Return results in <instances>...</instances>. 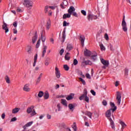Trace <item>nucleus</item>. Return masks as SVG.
<instances>
[{
	"instance_id": "13",
	"label": "nucleus",
	"mask_w": 131,
	"mask_h": 131,
	"mask_svg": "<svg viewBox=\"0 0 131 131\" xmlns=\"http://www.w3.org/2000/svg\"><path fill=\"white\" fill-rule=\"evenodd\" d=\"M91 54H92L90 50L86 49H85V51H84V55L85 56H88V57L90 56Z\"/></svg>"
},
{
	"instance_id": "33",
	"label": "nucleus",
	"mask_w": 131,
	"mask_h": 131,
	"mask_svg": "<svg viewBox=\"0 0 131 131\" xmlns=\"http://www.w3.org/2000/svg\"><path fill=\"white\" fill-rule=\"evenodd\" d=\"M97 54L95 53L94 55H92L91 58L93 61H95L97 59Z\"/></svg>"
},
{
	"instance_id": "38",
	"label": "nucleus",
	"mask_w": 131,
	"mask_h": 131,
	"mask_svg": "<svg viewBox=\"0 0 131 131\" xmlns=\"http://www.w3.org/2000/svg\"><path fill=\"white\" fill-rule=\"evenodd\" d=\"M85 115L89 116L90 118H92V114L90 112H86Z\"/></svg>"
},
{
	"instance_id": "1",
	"label": "nucleus",
	"mask_w": 131,
	"mask_h": 131,
	"mask_svg": "<svg viewBox=\"0 0 131 131\" xmlns=\"http://www.w3.org/2000/svg\"><path fill=\"white\" fill-rule=\"evenodd\" d=\"M110 105L111 107V108L106 111L105 112V117L106 118H107L109 120V121L110 122V126L111 128L114 130H116V128H115V125L114 121L112 120V119L111 118V115H112V111L113 113H114L117 109V107L115 106V104L113 102H110Z\"/></svg>"
},
{
	"instance_id": "3",
	"label": "nucleus",
	"mask_w": 131,
	"mask_h": 131,
	"mask_svg": "<svg viewBox=\"0 0 131 131\" xmlns=\"http://www.w3.org/2000/svg\"><path fill=\"white\" fill-rule=\"evenodd\" d=\"M122 30L124 32H127V27L126 26V22H125V17H123V20L122 21Z\"/></svg>"
},
{
	"instance_id": "6",
	"label": "nucleus",
	"mask_w": 131,
	"mask_h": 131,
	"mask_svg": "<svg viewBox=\"0 0 131 131\" xmlns=\"http://www.w3.org/2000/svg\"><path fill=\"white\" fill-rule=\"evenodd\" d=\"M87 94H88L87 90L86 89H84V90H83V94H82V95H81L79 97V100H82L83 99H85V98L87 96Z\"/></svg>"
},
{
	"instance_id": "15",
	"label": "nucleus",
	"mask_w": 131,
	"mask_h": 131,
	"mask_svg": "<svg viewBox=\"0 0 131 131\" xmlns=\"http://www.w3.org/2000/svg\"><path fill=\"white\" fill-rule=\"evenodd\" d=\"M33 123V121L28 122L26 125H25L23 126L24 129L25 130H26V128L31 126Z\"/></svg>"
},
{
	"instance_id": "54",
	"label": "nucleus",
	"mask_w": 131,
	"mask_h": 131,
	"mask_svg": "<svg viewBox=\"0 0 131 131\" xmlns=\"http://www.w3.org/2000/svg\"><path fill=\"white\" fill-rule=\"evenodd\" d=\"M73 128L74 129V131H76V125L75 124V123H74Z\"/></svg>"
},
{
	"instance_id": "30",
	"label": "nucleus",
	"mask_w": 131,
	"mask_h": 131,
	"mask_svg": "<svg viewBox=\"0 0 131 131\" xmlns=\"http://www.w3.org/2000/svg\"><path fill=\"white\" fill-rule=\"evenodd\" d=\"M41 40H42V41L43 42H45V41L46 40V37L45 35H43L42 33L41 34Z\"/></svg>"
},
{
	"instance_id": "63",
	"label": "nucleus",
	"mask_w": 131,
	"mask_h": 131,
	"mask_svg": "<svg viewBox=\"0 0 131 131\" xmlns=\"http://www.w3.org/2000/svg\"><path fill=\"white\" fill-rule=\"evenodd\" d=\"M60 7L62 9H65L66 8V6L63 5V4H61Z\"/></svg>"
},
{
	"instance_id": "37",
	"label": "nucleus",
	"mask_w": 131,
	"mask_h": 131,
	"mask_svg": "<svg viewBox=\"0 0 131 131\" xmlns=\"http://www.w3.org/2000/svg\"><path fill=\"white\" fill-rule=\"evenodd\" d=\"M69 25H70L69 23H67L66 21H63V27H67V26H69Z\"/></svg>"
},
{
	"instance_id": "16",
	"label": "nucleus",
	"mask_w": 131,
	"mask_h": 131,
	"mask_svg": "<svg viewBox=\"0 0 131 131\" xmlns=\"http://www.w3.org/2000/svg\"><path fill=\"white\" fill-rule=\"evenodd\" d=\"M50 9H54L55 7L53 6H46L45 9V13H47L48 11L50 10Z\"/></svg>"
},
{
	"instance_id": "21",
	"label": "nucleus",
	"mask_w": 131,
	"mask_h": 131,
	"mask_svg": "<svg viewBox=\"0 0 131 131\" xmlns=\"http://www.w3.org/2000/svg\"><path fill=\"white\" fill-rule=\"evenodd\" d=\"M69 109L72 111L73 112L74 110V108L75 107V106L73 105V104H69Z\"/></svg>"
},
{
	"instance_id": "9",
	"label": "nucleus",
	"mask_w": 131,
	"mask_h": 131,
	"mask_svg": "<svg viewBox=\"0 0 131 131\" xmlns=\"http://www.w3.org/2000/svg\"><path fill=\"white\" fill-rule=\"evenodd\" d=\"M100 61H101V63H102L103 65L106 66V67H107V66L110 65L109 61L105 60L103 58H100Z\"/></svg>"
},
{
	"instance_id": "4",
	"label": "nucleus",
	"mask_w": 131,
	"mask_h": 131,
	"mask_svg": "<svg viewBox=\"0 0 131 131\" xmlns=\"http://www.w3.org/2000/svg\"><path fill=\"white\" fill-rule=\"evenodd\" d=\"M2 29L5 31V33H7L9 32V28L8 27V25L5 22L4 20L3 21Z\"/></svg>"
},
{
	"instance_id": "61",
	"label": "nucleus",
	"mask_w": 131,
	"mask_h": 131,
	"mask_svg": "<svg viewBox=\"0 0 131 131\" xmlns=\"http://www.w3.org/2000/svg\"><path fill=\"white\" fill-rule=\"evenodd\" d=\"M36 114L35 111L34 110L31 114V116H34Z\"/></svg>"
},
{
	"instance_id": "19",
	"label": "nucleus",
	"mask_w": 131,
	"mask_h": 131,
	"mask_svg": "<svg viewBox=\"0 0 131 131\" xmlns=\"http://www.w3.org/2000/svg\"><path fill=\"white\" fill-rule=\"evenodd\" d=\"M27 52L29 54H31V53H32V48L31 46H27Z\"/></svg>"
},
{
	"instance_id": "60",
	"label": "nucleus",
	"mask_w": 131,
	"mask_h": 131,
	"mask_svg": "<svg viewBox=\"0 0 131 131\" xmlns=\"http://www.w3.org/2000/svg\"><path fill=\"white\" fill-rule=\"evenodd\" d=\"M49 13H48V16H52V12L51 10H49Z\"/></svg>"
},
{
	"instance_id": "57",
	"label": "nucleus",
	"mask_w": 131,
	"mask_h": 131,
	"mask_svg": "<svg viewBox=\"0 0 131 131\" xmlns=\"http://www.w3.org/2000/svg\"><path fill=\"white\" fill-rule=\"evenodd\" d=\"M91 93L92 94V95H93L94 96L96 95V92H95L94 90H91Z\"/></svg>"
},
{
	"instance_id": "52",
	"label": "nucleus",
	"mask_w": 131,
	"mask_h": 131,
	"mask_svg": "<svg viewBox=\"0 0 131 131\" xmlns=\"http://www.w3.org/2000/svg\"><path fill=\"white\" fill-rule=\"evenodd\" d=\"M13 26L17 28V21H15L13 23Z\"/></svg>"
},
{
	"instance_id": "53",
	"label": "nucleus",
	"mask_w": 131,
	"mask_h": 131,
	"mask_svg": "<svg viewBox=\"0 0 131 131\" xmlns=\"http://www.w3.org/2000/svg\"><path fill=\"white\" fill-rule=\"evenodd\" d=\"M86 77L88 79H90L91 78L90 75L89 73L86 74Z\"/></svg>"
},
{
	"instance_id": "11",
	"label": "nucleus",
	"mask_w": 131,
	"mask_h": 131,
	"mask_svg": "<svg viewBox=\"0 0 131 131\" xmlns=\"http://www.w3.org/2000/svg\"><path fill=\"white\" fill-rule=\"evenodd\" d=\"M23 90L25 92H29L30 91V89L29 88V84H25L23 88Z\"/></svg>"
},
{
	"instance_id": "55",
	"label": "nucleus",
	"mask_w": 131,
	"mask_h": 131,
	"mask_svg": "<svg viewBox=\"0 0 131 131\" xmlns=\"http://www.w3.org/2000/svg\"><path fill=\"white\" fill-rule=\"evenodd\" d=\"M40 40H38V41H37V44H36V47L37 48H38L39 47V45H40Z\"/></svg>"
},
{
	"instance_id": "62",
	"label": "nucleus",
	"mask_w": 131,
	"mask_h": 131,
	"mask_svg": "<svg viewBox=\"0 0 131 131\" xmlns=\"http://www.w3.org/2000/svg\"><path fill=\"white\" fill-rule=\"evenodd\" d=\"M13 33L14 34H17V29L15 28V29H13Z\"/></svg>"
},
{
	"instance_id": "50",
	"label": "nucleus",
	"mask_w": 131,
	"mask_h": 131,
	"mask_svg": "<svg viewBox=\"0 0 131 131\" xmlns=\"http://www.w3.org/2000/svg\"><path fill=\"white\" fill-rule=\"evenodd\" d=\"M102 104L104 106H106L107 104V101L106 100H103V101H102Z\"/></svg>"
},
{
	"instance_id": "31",
	"label": "nucleus",
	"mask_w": 131,
	"mask_h": 131,
	"mask_svg": "<svg viewBox=\"0 0 131 131\" xmlns=\"http://www.w3.org/2000/svg\"><path fill=\"white\" fill-rule=\"evenodd\" d=\"M120 124L122 126V129H124L125 128V127H126V124H125V123L123 121H121L120 122Z\"/></svg>"
},
{
	"instance_id": "27",
	"label": "nucleus",
	"mask_w": 131,
	"mask_h": 131,
	"mask_svg": "<svg viewBox=\"0 0 131 131\" xmlns=\"http://www.w3.org/2000/svg\"><path fill=\"white\" fill-rule=\"evenodd\" d=\"M124 75L126 78H127V76H128V69L125 68L124 69Z\"/></svg>"
},
{
	"instance_id": "35",
	"label": "nucleus",
	"mask_w": 131,
	"mask_h": 131,
	"mask_svg": "<svg viewBox=\"0 0 131 131\" xmlns=\"http://www.w3.org/2000/svg\"><path fill=\"white\" fill-rule=\"evenodd\" d=\"M63 68L66 71H69L70 68L67 64L63 65Z\"/></svg>"
},
{
	"instance_id": "36",
	"label": "nucleus",
	"mask_w": 131,
	"mask_h": 131,
	"mask_svg": "<svg viewBox=\"0 0 131 131\" xmlns=\"http://www.w3.org/2000/svg\"><path fill=\"white\" fill-rule=\"evenodd\" d=\"M43 91H39V93L38 94V97L41 98L43 96Z\"/></svg>"
},
{
	"instance_id": "14",
	"label": "nucleus",
	"mask_w": 131,
	"mask_h": 131,
	"mask_svg": "<svg viewBox=\"0 0 131 131\" xmlns=\"http://www.w3.org/2000/svg\"><path fill=\"white\" fill-rule=\"evenodd\" d=\"M74 93H70V95H68L67 97H66V99L68 101L74 99Z\"/></svg>"
},
{
	"instance_id": "64",
	"label": "nucleus",
	"mask_w": 131,
	"mask_h": 131,
	"mask_svg": "<svg viewBox=\"0 0 131 131\" xmlns=\"http://www.w3.org/2000/svg\"><path fill=\"white\" fill-rule=\"evenodd\" d=\"M47 118H48V119H51V116L49 114H48V115H47Z\"/></svg>"
},
{
	"instance_id": "12",
	"label": "nucleus",
	"mask_w": 131,
	"mask_h": 131,
	"mask_svg": "<svg viewBox=\"0 0 131 131\" xmlns=\"http://www.w3.org/2000/svg\"><path fill=\"white\" fill-rule=\"evenodd\" d=\"M66 29H64L63 32H62V39H61V41L62 43H63L65 41V39L66 38Z\"/></svg>"
},
{
	"instance_id": "18",
	"label": "nucleus",
	"mask_w": 131,
	"mask_h": 131,
	"mask_svg": "<svg viewBox=\"0 0 131 131\" xmlns=\"http://www.w3.org/2000/svg\"><path fill=\"white\" fill-rule=\"evenodd\" d=\"M71 58L70 56V53H67L64 56V59L66 60H70Z\"/></svg>"
},
{
	"instance_id": "22",
	"label": "nucleus",
	"mask_w": 131,
	"mask_h": 131,
	"mask_svg": "<svg viewBox=\"0 0 131 131\" xmlns=\"http://www.w3.org/2000/svg\"><path fill=\"white\" fill-rule=\"evenodd\" d=\"M46 28L47 30H49L51 28V21L50 20H49L47 23Z\"/></svg>"
},
{
	"instance_id": "44",
	"label": "nucleus",
	"mask_w": 131,
	"mask_h": 131,
	"mask_svg": "<svg viewBox=\"0 0 131 131\" xmlns=\"http://www.w3.org/2000/svg\"><path fill=\"white\" fill-rule=\"evenodd\" d=\"M73 64L75 66L77 65L78 64V61H77V60L76 59H74Z\"/></svg>"
},
{
	"instance_id": "20",
	"label": "nucleus",
	"mask_w": 131,
	"mask_h": 131,
	"mask_svg": "<svg viewBox=\"0 0 131 131\" xmlns=\"http://www.w3.org/2000/svg\"><path fill=\"white\" fill-rule=\"evenodd\" d=\"M47 49V47L46 46H44L43 48V51H42V57H45V54L46 53Z\"/></svg>"
},
{
	"instance_id": "39",
	"label": "nucleus",
	"mask_w": 131,
	"mask_h": 131,
	"mask_svg": "<svg viewBox=\"0 0 131 131\" xmlns=\"http://www.w3.org/2000/svg\"><path fill=\"white\" fill-rule=\"evenodd\" d=\"M79 80H80V81H81L82 82V83L85 85L86 84V82L85 81V80H84L82 78L79 77Z\"/></svg>"
},
{
	"instance_id": "2",
	"label": "nucleus",
	"mask_w": 131,
	"mask_h": 131,
	"mask_svg": "<svg viewBox=\"0 0 131 131\" xmlns=\"http://www.w3.org/2000/svg\"><path fill=\"white\" fill-rule=\"evenodd\" d=\"M68 13L64 14L63 17H77V13L75 12V8L73 6H71L68 10Z\"/></svg>"
},
{
	"instance_id": "34",
	"label": "nucleus",
	"mask_w": 131,
	"mask_h": 131,
	"mask_svg": "<svg viewBox=\"0 0 131 131\" xmlns=\"http://www.w3.org/2000/svg\"><path fill=\"white\" fill-rule=\"evenodd\" d=\"M86 65H92V62L90 60H86L83 62Z\"/></svg>"
},
{
	"instance_id": "40",
	"label": "nucleus",
	"mask_w": 131,
	"mask_h": 131,
	"mask_svg": "<svg viewBox=\"0 0 131 131\" xmlns=\"http://www.w3.org/2000/svg\"><path fill=\"white\" fill-rule=\"evenodd\" d=\"M44 98L45 99H48L49 98V94L48 92H46L44 95Z\"/></svg>"
},
{
	"instance_id": "28",
	"label": "nucleus",
	"mask_w": 131,
	"mask_h": 131,
	"mask_svg": "<svg viewBox=\"0 0 131 131\" xmlns=\"http://www.w3.org/2000/svg\"><path fill=\"white\" fill-rule=\"evenodd\" d=\"M5 81L7 83L10 84V80L8 76H6L5 78Z\"/></svg>"
},
{
	"instance_id": "49",
	"label": "nucleus",
	"mask_w": 131,
	"mask_h": 131,
	"mask_svg": "<svg viewBox=\"0 0 131 131\" xmlns=\"http://www.w3.org/2000/svg\"><path fill=\"white\" fill-rule=\"evenodd\" d=\"M62 5H63V6H67V5H68V3L67 1H63V2L62 3Z\"/></svg>"
},
{
	"instance_id": "24",
	"label": "nucleus",
	"mask_w": 131,
	"mask_h": 131,
	"mask_svg": "<svg viewBox=\"0 0 131 131\" xmlns=\"http://www.w3.org/2000/svg\"><path fill=\"white\" fill-rule=\"evenodd\" d=\"M98 19V17H88V20L89 21H92L95 20H97Z\"/></svg>"
},
{
	"instance_id": "29",
	"label": "nucleus",
	"mask_w": 131,
	"mask_h": 131,
	"mask_svg": "<svg viewBox=\"0 0 131 131\" xmlns=\"http://www.w3.org/2000/svg\"><path fill=\"white\" fill-rule=\"evenodd\" d=\"M20 111V108H15L14 109L12 110V114H15L18 113Z\"/></svg>"
},
{
	"instance_id": "56",
	"label": "nucleus",
	"mask_w": 131,
	"mask_h": 131,
	"mask_svg": "<svg viewBox=\"0 0 131 131\" xmlns=\"http://www.w3.org/2000/svg\"><path fill=\"white\" fill-rule=\"evenodd\" d=\"M119 85V82L118 81H116L115 84V86L118 87Z\"/></svg>"
},
{
	"instance_id": "26",
	"label": "nucleus",
	"mask_w": 131,
	"mask_h": 131,
	"mask_svg": "<svg viewBox=\"0 0 131 131\" xmlns=\"http://www.w3.org/2000/svg\"><path fill=\"white\" fill-rule=\"evenodd\" d=\"M37 56L38 55L37 54H36L35 55V56H34V63H33V67H35V65H36V63L37 62Z\"/></svg>"
},
{
	"instance_id": "25",
	"label": "nucleus",
	"mask_w": 131,
	"mask_h": 131,
	"mask_svg": "<svg viewBox=\"0 0 131 131\" xmlns=\"http://www.w3.org/2000/svg\"><path fill=\"white\" fill-rule=\"evenodd\" d=\"M37 39V33H35V36L32 38V42L34 43Z\"/></svg>"
},
{
	"instance_id": "47",
	"label": "nucleus",
	"mask_w": 131,
	"mask_h": 131,
	"mask_svg": "<svg viewBox=\"0 0 131 131\" xmlns=\"http://www.w3.org/2000/svg\"><path fill=\"white\" fill-rule=\"evenodd\" d=\"M110 49L112 51H114L115 50L114 47L113 45H112V44H110Z\"/></svg>"
},
{
	"instance_id": "32",
	"label": "nucleus",
	"mask_w": 131,
	"mask_h": 131,
	"mask_svg": "<svg viewBox=\"0 0 131 131\" xmlns=\"http://www.w3.org/2000/svg\"><path fill=\"white\" fill-rule=\"evenodd\" d=\"M33 108L34 107L33 106H31L30 107H29L27 110V113L28 114L31 113Z\"/></svg>"
},
{
	"instance_id": "46",
	"label": "nucleus",
	"mask_w": 131,
	"mask_h": 131,
	"mask_svg": "<svg viewBox=\"0 0 131 131\" xmlns=\"http://www.w3.org/2000/svg\"><path fill=\"white\" fill-rule=\"evenodd\" d=\"M57 107L58 108V111H61V106H60V104H59V103L57 104Z\"/></svg>"
},
{
	"instance_id": "51",
	"label": "nucleus",
	"mask_w": 131,
	"mask_h": 131,
	"mask_svg": "<svg viewBox=\"0 0 131 131\" xmlns=\"http://www.w3.org/2000/svg\"><path fill=\"white\" fill-rule=\"evenodd\" d=\"M84 100L89 103V98L87 97V95L86 96L85 98H84Z\"/></svg>"
},
{
	"instance_id": "42",
	"label": "nucleus",
	"mask_w": 131,
	"mask_h": 131,
	"mask_svg": "<svg viewBox=\"0 0 131 131\" xmlns=\"http://www.w3.org/2000/svg\"><path fill=\"white\" fill-rule=\"evenodd\" d=\"M99 46L100 47V49L101 50V51L105 50V48L104 47L103 44H100Z\"/></svg>"
},
{
	"instance_id": "23",
	"label": "nucleus",
	"mask_w": 131,
	"mask_h": 131,
	"mask_svg": "<svg viewBox=\"0 0 131 131\" xmlns=\"http://www.w3.org/2000/svg\"><path fill=\"white\" fill-rule=\"evenodd\" d=\"M61 104H63V105H64L65 106H68V103L66 100L64 99H61Z\"/></svg>"
},
{
	"instance_id": "7",
	"label": "nucleus",
	"mask_w": 131,
	"mask_h": 131,
	"mask_svg": "<svg viewBox=\"0 0 131 131\" xmlns=\"http://www.w3.org/2000/svg\"><path fill=\"white\" fill-rule=\"evenodd\" d=\"M55 75L57 78L59 79L60 78L61 74L59 69L57 67H55Z\"/></svg>"
},
{
	"instance_id": "58",
	"label": "nucleus",
	"mask_w": 131,
	"mask_h": 131,
	"mask_svg": "<svg viewBox=\"0 0 131 131\" xmlns=\"http://www.w3.org/2000/svg\"><path fill=\"white\" fill-rule=\"evenodd\" d=\"M40 81H41V78L38 77L36 80V84H38L40 82Z\"/></svg>"
},
{
	"instance_id": "5",
	"label": "nucleus",
	"mask_w": 131,
	"mask_h": 131,
	"mask_svg": "<svg viewBox=\"0 0 131 131\" xmlns=\"http://www.w3.org/2000/svg\"><path fill=\"white\" fill-rule=\"evenodd\" d=\"M116 99L117 100L118 105H120L121 102V94L119 91L117 92Z\"/></svg>"
},
{
	"instance_id": "8",
	"label": "nucleus",
	"mask_w": 131,
	"mask_h": 131,
	"mask_svg": "<svg viewBox=\"0 0 131 131\" xmlns=\"http://www.w3.org/2000/svg\"><path fill=\"white\" fill-rule=\"evenodd\" d=\"M81 42V44L82 46V47H84V41H85V36L84 35H80V38L79 39Z\"/></svg>"
},
{
	"instance_id": "45",
	"label": "nucleus",
	"mask_w": 131,
	"mask_h": 131,
	"mask_svg": "<svg viewBox=\"0 0 131 131\" xmlns=\"http://www.w3.org/2000/svg\"><path fill=\"white\" fill-rule=\"evenodd\" d=\"M64 49H61L60 51H59L60 55L62 56L64 53Z\"/></svg>"
},
{
	"instance_id": "43",
	"label": "nucleus",
	"mask_w": 131,
	"mask_h": 131,
	"mask_svg": "<svg viewBox=\"0 0 131 131\" xmlns=\"http://www.w3.org/2000/svg\"><path fill=\"white\" fill-rule=\"evenodd\" d=\"M104 39L106 40V41H108L109 40V37L107 33H105L104 34Z\"/></svg>"
},
{
	"instance_id": "10",
	"label": "nucleus",
	"mask_w": 131,
	"mask_h": 131,
	"mask_svg": "<svg viewBox=\"0 0 131 131\" xmlns=\"http://www.w3.org/2000/svg\"><path fill=\"white\" fill-rule=\"evenodd\" d=\"M23 5L27 7H29L32 6L29 0H24Z\"/></svg>"
},
{
	"instance_id": "59",
	"label": "nucleus",
	"mask_w": 131,
	"mask_h": 131,
	"mask_svg": "<svg viewBox=\"0 0 131 131\" xmlns=\"http://www.w3.org/2000/svg\"><path fill=\"white\" fill-rule=\"evenodd\" d=\"M17 118L16 117H14L11 119V122L16 121Z\"/></svg>"
},
{
	"instance_id": "48",
	"label": "nucleus",
	"mask_w": 131,
	"mask_h": 131,
	"mask_svg": "<svg viewBox=\"0 0 131 131\" xmlns=\"http://www.w3.org/2000/svg\"><path fill=\"white\" fill-rule=\"evenodd\" d=\"M81 13L83 15V16H86V12L85 11L82 10Z\"/></svg>"
},
{
	"instance_id": "17",
	"label": "nucleus",
	"mask_w": 131,
	"mask_h": 131,
	"mask_svg": "<svg viewBox=\"0 0 131 131\" xmlns=\"http://www.w3.org/2000/svg\"><path fill=\"white\" fill-rule=\"evenodd\" d=\"M66 49L68 51H70L73 50V46L72 44H68V45H67Z\"/></svg>"
},
{
	"instance_id": "41",
	"label": "nucleus",
	"mask_w": 131,
	"mask_h": 131,
	"mask_svg": "<svg viewBox=\"0 0 131 131\" xmlns=\"http://www.w3.org/2000/svg\"><path fill=\"white\" fill-rule=\"evenodd\" d=\"M88 17H94L93 14L91 11H89L88 13Z\"/></svg>"
}]
</instances>
